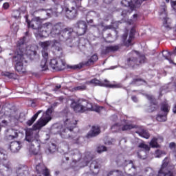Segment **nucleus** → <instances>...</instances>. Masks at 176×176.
<instances>
[{
  "mask_svg": "<svg viewBox=\"0 0 176 176\" xmlns=\"http://www.w3.org/2000/svg\"><path fill=\"white\" fill-rule=\"evenodd\" d=\"M53 110L48 109L43 116L33 125V129H27L25 131V140L30 144V151L34 155H38L41 151V141H39V134L36 130H41L45 127L50 120H52V113Z\"/></svg>",
  "mask_w": 176,
  "mask_h": 176,
  "instance_id": "1",
  "label": "nucleus"
},
{
  "mask_svg": "<svg viewBox=\"0 0 176 176\" xmlns=\"http://www.w3.org/2000/svg\"><path fill=\"white\" fill-rule=\"evenodd\" d=\"M76 120L67 118L64 121V126L62 127L59 134L62 138H72L73 144H80L83 138L78 136L74 132V129L76 127Z\"/></svg>",
  "mask_w": 176,
  "mask_h": 176,
  "instance_id": "2",
  "label": "nucleus"
},
{
  "mask_svg": "<svg viewBox=\"0 0 176 176\" xmlns=\"http://www.w3.org/2000/svg\"><path fill=\"white\" fill-rule=\"evenodd\" d=\"M54 51L53 53L56 58L51 59L50 65L55 71H63L67 68V63L63 59V47L58 40H54Z\"/></svg>",
  "mask_w": 176,
  "mask_h": 176,
  "instance_id": "3",
  "label": "nucleus"
},
{
  "mask_svg": "<svg viewBox=\"0 0 176 176\" xmlns=\"http://www.w3.org/2000/svg\"><path fill=\"white\" fill-rule=\"evenodd\" d=\"M71 108H72L74 112L83 113L86 111H95L96 112H100V107H96L94 108L93 104L89 102L86 100H79L77 102H72L71 104Z\"/></svg>",
  "mask_w": 176,
  "mask_h": 176,
  "instance_id": "4",
  "label": "nucleus"
},
{
  "mask_svg": "<svg viewBox=\"0 0 176 176\" xmlns=\"http://www.w3.org/2000/svg\"><path fill=\"white\" fill-rule=\"evenodd\" d=\"M116 163H117L120 167H124V172L127 175H137V167L134 166L133 161L126 160L123 155H118L116 160Z\"/></svg>",
  "mask_w": 176,
  "mask_h": 176,
  "instance_id": "5",
  "label": "nucleus"
},
{
  "mask_svg": "<svg viewBox=\"0 0 176 176\" xmlns=\"http://www.w3.org/2000/svg\"><path fill=\"white\" fill-rule=\"evenodd\" d=\"M0 173L3 176L12 175V164L8 160L6 151L0 148Z\"/></svg>",
  "mask_w": 176,
  "mask_h": 176,
  "instance_id": "6",
  "label": "nucleus"
},
{
  "mask_svg": "<svg viewBox=\"0 0 176 176\" xmlns=\"http://www.w3.org/2000/svg\"><path fill=\"white\" fill-rule=\"evenodd\" d=\"M24 56V52L21 50H18L13 56V61L16 63L15 70L19 74H24L27 71L24 66V63H27Z\"/></svg>",
  "mask_w": 176,
  "mask_h": 176,
  "instance_id": "7",
  "label": "nucleus"
},
{
  "mask_svg": "<svg viewBox=\"0 0 176 176\" xmlns=\"http://www.w3.org/2000/svg\"><path fill=\"white\" fill-rule=\"evenodd\" d=\"M138 58L135 56L128 58L126 61V65L131 67V68H137V67H140L141 64H144L146 61L144 55H139L138 54Z\"/></svg>",
  "mask_w": 176,
  "mask_h": 176,
  "instance_id": "8",
  "label": "nucleus"
},
{
  "mask_svg": "<svg viewBox=\"0 0 176 176\" xmlns=\"http://www.w3.org/2000/svg\"><path fill=\"white\" fill-rule=\"evenodd\" d=\"M74 28H76V35L77 36H80L86 34L87 31V24L84 21H78L74 25Z\"/></svg>",
  "mask_w": 176,
  "mask_h": 176,
  "instance_id": "9",
  "label": "nucleus"
},
{
  "mask_svg": "<svg viewBox=\"0 0 176 176\" xmlns=\"http://www.w3.org/2000/svg\"><path fill=\"white\" fill-rule=\"evenodd\" d=\"M76 32L72 28H65L61 31L60 36H59L60 42H65L69 38H75Z\"/></svg>",
  "mask_w": 176,
  "mask_h": 176,
  "instance_id": "10",
  "label": "nucleus"
},
{
  "mask_svg": "<svg viewBox=\"0 0 176 176\" xmlns=\"http://www.w3.org/2000/svg\"><path fill=\"white\" fill-rule=\"evenodd\" d=\"M63 12H65L67 19L69 20H74L78 17V10L75 7L68 8L65 7L63 8Z\"/></svg>",
  "mask_w": 176,
  "mask_h": 176,
  "instance_id": "11",
  "label": "nucleus"
},
{
  "mask_svg": "<svg viewBox=\"0 0 176 176\" xmlns=\"http://www.w3.org/2000/svg\"><path fill=\"white\" fill-rule=\"evenodd\" d=\"M61 30H63V27L61 26V23H57L52 27V29L50 32L51 36L52 38H56L60 41V37L61 36Z\"/></svg>",
  "mask_w": 176,
  "mask_h": 176,
  "instance_id": "12",
  "label": "nucleus"
},
{
  "mask_svg": "<svg viewBox=\"0 0 176 176\" xmlns=\"http://www.w3.org/2000/svg\"><path fill=\"white\" fill-rule=\"evenodd\" d=\"M134 34H135V29L133 28L131 30L129 37L127 39V33H124L122 35V42L124 43L125 46H131V41H133V38H134Z\"/></svg>",
  "mask_w": 176,
  "mask_h": 176,
  "instance_id": "13",
  "label": "nucleus"
},
{
  "mask_svg": "<svg viewBox=\"0 0 176 176\" xmlns=\"http://www.w3.org/2000/svg\"><path fill=\"white\" fill-rule=\"evenodd\" d=\"M52 28L53 25L51 23L48 22L43 24L40 28L39 35L41 36H46L52 31Z\"/></svg>",
  "mask_w": 176,
  "mask_h": 176,
  "instance_id": "14",
  "label": "nucleus"
},
{
  "mask_svg": "<svg viewBox=\"0 0 176 176\" xmlns=\"http://www.w3.org/2000/svg\"><path fill=\"white\" fill-rule=\"evenodd\" d=\"M86 83L94 85V86H104L105 87H110L111 89H113L115 87H119L118 85H111L109 83L105 84L104 82H102L99 80H97V78H94V79L91 80L90 81L87 82Z\"/></svg>",
  "mask_w": 176,
  "mask_h": 176,
  "instance_id": "15",
  "label": "nucleus"
},
{
  "mask_svg": "<svg viewBox=\"0 0 176 176\" xmlns=\"http://www.w3.org/2000/svg\"><path fill=\"white\" fill-rule=\"evenodd\" d=\"M28 27L32 28V30H38V32H41V21L39 18H34L30 22H28Z\"/></svg>",
  "mask_w": 176,
  "mask_h": 176,
  "instance_id": "16",
  "label": "nucleus"
},
{
  "mask_svg": "<svg viewBox=\"0 0 176 176\" xmlns=\"http://www.w3.org/2000/svg\"><path fill=\"white\" fill-rule=\"evenodd\" d=\"M42 56L43 59L41 60L40 67L41 68V71H46L48 69L47 65V58H49V54L47 53V50H42Z\"/></svg>",
  "mask_w": 176,
  "mask_h": 176,
  "instance_id": "17",
  "label": "nucleus"
},
{
  "mask_svg": "<svg viewBox=\"0 0 176 176\" xmlns=\"http://www.w3.org/2000/svg\"><path fill=\"white\" fill-rule=\"evenodd\" d=\"M160 19L164 20V27L167 30L171 28L170 25V19L167 17V12H166V8H163V11L160 13Z\"/></svg>",
  "mask_w": 176,
  "mask_h": 176,
  "instance_id": "18",
  "label": "nucleus"
},
{
  "mask_svg": "<svg viewBox=\"0 0 176 176\" xmlns=\"http://www.w3.org/2000/svg\"><path fill=\"white\" fill-rule=\"evenodd\" d=\"M101 133V130L100 129V126H93L91 130L87 134V138H93L94 137H97Z\"/></svg>",
  "mask_w": 176,
  "mask_h": 176,
  "instance_id": "19",
  "label": "nucleus"
},
{
  "mask_svg": "<svg viewBox=\"0 0 176 176\" xmlns=\"http://www.w3.org/2000/svg\"><path fill=\"white\" fill-rule=\"evenodd\" d=\"M100 167H101V160H96L92 161L90 164L89 168L91 171L94 173V174H97V173H98V168H100Z\"/></svg>",
  "mask_w": 176,
  "mask_h": 176,
  "instance_id": "20",
  "label": "nucleus"
},
{
  "mask_svg": "<svg viewBox=\"0 0 176 176\" xmlns=\"http://www.w3.org/2000/svg\"><path fill=\"white\" fill-rule=\"evenodd\" d=\"M23 146V143L21 142H12L10 145V149L12 153H17Z\"/></svg>",
  "mask_w": 176,
  "mask_h": 176,
  "instance_id": "21",
  "label": "nucleus"
},
{
  "mask_svg": "<svg viewBox=\"0 0 176 176\" xmlns=\"http://www.w3.org/2000/svg\"><path fill=\"white\" fill-rule=\"evenodd\" d=\"M146 97L151 104V109H148V112H153V111H156V109H157V102H156L155 98L151 95H146Z\"/></svg>",
  "mask_w": 176,
  "mask_h": 176,
  "instance_id": "22",
  "label": "nucleus"
},
{
  "mask_svg": "<svg viewBox=\"0 0 176 176\" xmlns=\"http://www.w3.org/2000/svg\"><path fill=\"white\" fill-rule=\"evenodd\" d=\"M28 167L25 166H19L16 169V176H28Z\"/></svg>",
  "mask_w": 176,
  "mask_h": 176,
  "instance_id": "23",
  "label": "nucleus"
},
{
  "mask_svg": "<svg viewBox=\"0 0 176 176\" xmlns=\"http://www.w3.org/2000/svg\"><path fill=\"white\" fill-rule=\"evenodd\" d=\"M119 49H120V45H109L105 47V49L102 50V53L107 54V53H111L112 52H118Z\"/></svg>",
  "mask_w": 176,
  "mask_h": 176,
  "instance_id": "24",
  "label": "nucleus"
},
{
  "mask_svg": "<svg viewBox=\"0 0 176 176\" xmlns=\"http://www.w3.org/2000/svg\"><path fill=\"white\" fill-rule=\"evenodd\" d=\"M8 131H9V133H10L11 135H6V140L7 141H12V140H14V138H17L19 137V133H17L16 131L13 129H10Z\"/></svg>",
  "mask_w": 176,
  "mask_h": 176,
  "instance_id": "25",
  "label": "nucleus"
},
{
  "mask_svg": "<svg viewBox=\"0 0 176 176\" xmlns=\"http://www.w3.org/2000/svg\"><path fill=\"white\" fill-rule=\"evenodd\" d=\"M98 60V56H97V54H94L87 61L83 62L82 65H85L86 67H90V65H93L94 63H96Z\"/></svg>",
  "mask_w": 176,
  "mask_h": 176,
  "instance_id": "26",
  "label": "nucleus"
},
{
  "mask_svg": "<svg viewBox=\"0 0 176 176\" xmlns=\"http://www.w3.org/2000/svg\"><path fill=\"white\" fill-rule=\"evenodd\" d=\"M36 170L38 174H43V175H45L46 174V171H49V169L47 168L43 164H39L36 165Z\"/></svg>",
  "mask_w": 176,
  "mask_h": 176,
  "instance_id": "27",
  "label": "nucleus"
},
{
  "mask_svg": "<svg viewBox=\"0 0 176 176\" xmlns=\"http://www.w3.org/2000/svg\"><path fill=\"white\" fill-rule=\"evenodd\" d=\"M160 112L168 115V112H170V105H168V103H167V102H163L161 104Z\"/></svg>",
  "mask_w": 176,
  "mask_h": 176,
  "instance_id": "28",
  "label": "nucleus"
},
{
  "mask_svg": "<svg viewBox=\"0 0 176 176\" xmlns=\"http://www.w3.org/2000/svg\"><path fill=\"white\" fill-rule=\"evenodd\" d=\"M40 113H42V110H39L38 111H37L31 118V120H29L27 122V124L28 126H32V124H34V122H35V120H36V119H38V116H39Z\"/></svg>",
  "mask_w": 176,
  "mask_h": 176,
  "instance_id": "29",
  "label": "nucleus"
},
{
  "mask_svg": "<svg viewBox=\"0 0 176 176\" xmlns=\"http://www.w3.org/2000/svg\"><path fill=\"white\" fill-rule=\"evenodd\" d=\"M63 126L62 125H60V124L56 123L52 126L51 130H52V133H60L61 131V129H63Z\"/></svg>",
  "mask_w": 176,
  "mask_h": 176,
  "instance_id": "30",
  "label": "nucleus"
},
{
  "mask_svg": "<svg viewBox=\"0 0 176 176\" xmlns=\"http://www.w3.org/2000/svg\"><path fill=\"white\" fill-rule=\"evenodd\" d=\"M167 115L166 113H162V111L157 116L156 120L157 122H166L167 120Z\"/></svg>",
  "mask_w": 176,
  "mask_h": 176,
  "instance_id": "31",
  "label": "nucleus"
},
{
  "mask_svg": "<svg viewBox=\"0 0 176 176\" xmlns=\"http://www.w3.org/2000/svg\"><path fill=\"white\" fill-rule=\"evenodd\" d=\"M52 45L51 41H47L44 42H40L39 45L42 47L43 50H47L49 47Z\"/></svg>",
  "mask_w": 176,
  "mask_h": 176,
  "instance_id": "32",
  "label": "nucleus"
},
{
  "mask_svg": "<svg viewBox=\"0 0 176 176\" xmlns=\"http://www.w3.org/2000/svg\"><path fill=\"white\" fill-rule=\"evenodd\" d=\"M136 133L139 134L140 137H143V138H146V140H148V138L151 137L149 133H148V131H146L145 129H142L140 131H136Z\"/></svg>",
  "mask_w": 176,
  "mask_h": 176,
  "instance_id": "33",
  "label": "nucleus"
},
{
  "mask_svg": "<svg viewBox=\"0 0 176 176\" xmlns=\"http://www.w3.org/2000/svg\"><path fill=\"white\" fill-rule=\"evenodd\" d=\"M87 89V87L86 85H80L77 87H74L72 89V91H83L84 90H86Z\"/></svg>",
  "mask_w": 176,
  "mask_h": 176,
  "instance_id": "34",
  "label": "nucleus"
},
{
  "mask_svg": "<svg viewBox=\"0 0 176 176\" xmlns=\"http://www.w3.org/2000/svg\"><path fill=\"white\" fill-rule=\"evenodd\" d=\"M144 173L147 176H156V173L152 168L147 167L144 169Z\"/></svg>",
  "mask_w": 176,
  "mask_h": 176,
  "instance_id": "35",
  "label": "nucleus"
},
{
  "mask_svg": "<svg viewBox=\"0 0 176 176\" xmlns=\"http://www.w3.org/2000/svg\"><path fill=\"white\" fill-rule=\"evenodd\" d=\"M27 54H29L32 60H35V58H39V55L36 51L29 50L27 52Z\"/></svg>",
  "mask_w": 176,
  "mask_h": 176,
  "instance_id": "36",
  "label": "nucleus"
},
{
  "mask_svg": "<svg viewBox=\"0 0 176 176\" xmlns=\"http://www.w3.org/2000/svg\"><path fill=\"white\" fill-rule=\"evenodd\" d=\"M72 155L74 156V162H79V160H80V159L82 158V155L78 150H75L74 153H72Z\"/></svg>",
  "mask_w": 176,
  "mask_h": 176,
  "instance_id": "37",
  "label": "nucleus"
},
{
  "mask_svg": "<svg viewBox=\"0 0 176 176\" xmlns=\"http://www.w3.org/2000/svg\"><path fill=\"white\" fill-rule=\"evenodd\" d=\"M138 148H140V149H142V151H145L146 152H149L151 149V148H149V146L144 142L139 144Z\"/></svg>",
  "mask_w": 176,
  "mask_h": 176,
  "instance_id": "38",
  "label": "nucleus"
},
{
  "mask_svg": "<svg viewBox=\"0 0 176 176\" xmlns=\"http://www.w3.org/2000/svg\"><path fill=\"white\" fill-rule=\"evenodd\" d=\"M56 151V146L54 144H51L50 147L45 150V153L47 155H50V153H54Z\"/></svg>",
  "mask_w": 176,
  "mask_h": 176,
  "instance_id": "39",
  "label": "nucleus"
},
{
  "mask_svg": "<svg viewBox=\"0 0 176 176\" xmlns=\"http://www.w3.org/2000/svg\"><path fill=\"white\" fill-rule=\"evenodd\" d=\"M150 146L151 148H159L160 145L157 144V138H153L150 142Z\"/></svg>",
  "mask_w": 176,
  "mask_h": 176,
  "instance_id": "40",
  "label": "nucleus"
},
{
  "mask_svg": "<svg viewBox=\"0 0 176 176\" xmlns=\"http://www.w3.org/2000/svg\"><path fill=\"white\" fill-rule=\"evenodd\" d=\"M92 159L93 156L91 155V153L90 152L86 153L85 157V166H87V163H89L90 160H92Z\"/></svg>",
  "mask_w": 176,
  "mask_h": 176,
  "instance_id": "41",
  "label": "nucleus"
},
{
  "mask_svg": "<svg viewBox=\"0 0 176 176\" xmlns=\"http://www.w3.org/2000/svg\"><path fill=\"white\" fill-rule=\"evenodd\" d=\"M132 83H133L134 85H144V83H146V81L141 78H135L133 79Z\"/></svg>",
  "mask_w": 176,
  "mask_h": 176,
  "instance_id": "42",
  "label": "nucleus"
},
{
  "mask_svg": "<svg viewBox=\"0 0 176 176\" xmlns=\"http://www.w3.org/2000/svg\"><path fill=\"white\" fill-rule=\"evenodd\" d=\"M135 127V126L133 124H125V125H123L121 129L122 131H126L127 130H131V129H134Z\"/></svg>",
  "mask_w": 176,
  "mask_h": 176,
  "instance_id": "43",
  "label": "nucleus"
},
{
  "mask_svg": "<svg viewBox=\"0 0 176 176\" xmlns=\"http://www.w3.org/2000/svg\"><path fill=\"white\" fill-rule=\"evenodd\" d=\"M107 176H123L122 172L119 170H112L111 171Z\"/></svg>",
  "mask_w": 176,
  "mask_h": 176,
  "instance_id": "44",
  "label": "nucleus"
},
{
  "mask_svg": "<svg viewBox=\"0 0 176 176\" xmlns=\"http://www.w3.org/2000/svg\"><path fill=\"white\" fill-rule=\"evenodd\" d=\"M137 20H138V14H134L133 15L132 19L128 20V23H129V24H130V25L134 24V23H135V21H137Z\"/></svg>",
  "mask_w": 176,
  "mask_h": 176,
  "instance_id": "45",
  "label": "nucleus"
},
{
  "mask_svg": "<svg viewBox=\"0 0 176 176\" xmlns=\"http://www.w3.org/2000/svg\"><path fill=\"white\" fill-rule=\"evenodd\" d=\"M137 156L139 159H142V160H145L146 159V153L142 152V153H137Z\"/></svg>",
  "mask_w": 176,
  "mask_h": 176,
  "instance_id": "46",
  "label": "nucleus"
},
{
  "mask_svg": "<svg viewBox=\"0 0 176 176\" xmlns=\"http://www.w3.org/2000/svg\"><path fill=\"white\" fill-rule=\"evenodd\" d=\"M72 3H74L78 9H79V8H82V0H74Z\"/></svg>",
  "mask_w": 176,
  "mask_h": 176,
  "instance_id": "47",
  "label": "nucleus"
},
{
  "mask_svg": "<svg viewBox=\"0 0 176 176\" xmlns=\"http://www.w3.org/2000/svg\"><path fill=\"white\" fill-rule=\"evenodd\" d=\"M107 151V147L105 146H99L97 148L98 153H102V152Z\"/></svg>",
  "mask_w": 176,
  "mask_h": 176,
  "instance_id": "48",
  "label": "nucleus"
},
{
  "mask_svg": "<svg viewBox=\"0 0 176 176\" xmlns=\"http://www.w3.org/2000/svg\"><path fill=\"white\" fill-rule=\"evenodd\" d=\"M1 75H2L3 76H6L7 78H9V79L13 78V76H14L13 74L10 73V72H3L1 73Z\"/></svg>",
  "mask_w": 176,
  "mask_h": 176,
  "instance_id": "49",
  "label": "nucleus"
},
{
  "mask_svg": "<svg viewBox=\"0 0 176 176\" xmlns=\"http://www.w3.org/2000/svg\"><path fill=\"white\" fill-rule=\"evenodd\" d=\"M121 129H122V127H120V126H119V124H115L114 125H113L111 126V130L114 133L116 131H119V130H120Z\"/></svg>",
  "mask_w": 176,
  "mask_h": 176,
  "instance_id": "50",
  "label": "nucleus"
},
{
  "mask_svg": "<svg viewBox=\"0 0 176 176\" xmlns=\"http://www.w3.org/2000/svg\"><path fill=\"white\" fill-rule=\"evenodd\" d=\"M122 5H123V6H130L131 3V0H122L121 1Z\"/></svg>",
  "mask_w": 176,
  "mask_h": 176,
  "instance_id": "51",
  "label": "nucleus"
},
{
  "mask_svg": "<svg viewBox=\"0 0 176 176\" xmlns=\"http://www.w3.org/2000/svg\"><path fill=\"white\" fill-rule=\"evenodd\" d=\"M20 11L16 10H14L12 13V17H14V19H19V17H20Z\"/></svg>",
  "mask_w": 176,
  "mask_h": 176,
  "instance_id": "52",
  "label": "nucleus"
},
{
  "mask_svg": "<svg viewBox=\"0 0 176 176\" xmlns=\"http://www.w3.org/2000/svg\"><path fill=\"white\" fill-rule=\"evenodd\" d=\"M130 13L131 12L129 10H123L121 15L123 16V17H127Z\"/></svg>",
  "mask_w": 176,
  "mask_h": 176,
  "instance_id": "53",
  "label": "nucleus"
},
{
  "mask_svg": "<svg viewBox=\"0 0 176 176\" xmlns=\"http://www.w3.org/2000/svg\"><path fill=\"white\" fill-rule=\"evenodd\" d=\"M61 91V85L57 84L55 87L53 89V91H55V93H58V91Z\"/></svg>",
  "mask_w": 176,
  "mask_h": 176,
  "instance_id": "54",
  "label": "nucleus"
},
{
  "mask_svg": "<svg viewBox=\"0 0 176 176\" xmlns=\"http://www.w3.org/2000/svg\"><path fill=\"white\" fill-rule=\"evenodd\" d=\"M71 69H80L82 68V65H75L73 66H68Z\"/></svg>",
  "mask_w": 176,
  "mask_h": 176,
  "instance_id": "55",
  "label": "nucleus"
},
{
  "mask_svg": "<svg viewBox=\"0 0 176 176\" xmlns=\"http://www.w3.org/2000/svg\"><path fill=\"white\" fill-rule=\"evenodd\" d=\"M112 28L116 29V27L113 25H108L104 27L103 31H107V30H112Z\"/></svg>",
  "mask_w": 176,
  "mask_h": 176,
  "instance_id": "56",
  "label": "nucleus"
},
{
  "mask_svg": "<svg viewBox=\"0 0 176 176\" xmlns=\"http://www.w3.org/2000/svg\"><path fill=\"white\" fill-rule=\"evenodd\" d=\"M12 118H14L16 120H19L20 119V114L16 113V112H14V115L11 116Z\"/></svg>",
  "mask_w": 176,
  "mask_h": 176,
  "instance_id": "57",
  "label": "nucleus"
},
{
  "mask_svg": "<svg viewBox=\"0 0 176 176\" xmlns=\"http://www.w3.org/2000/svg\"><path fill=\"white\" fill-rule=\"evenodd\" d=\"M162 153H163V152L162 151L157 150L155 151V157H160L162 156Z\"/></svg>",
  "mask_w": 176,
  "mask_h": 176,
  "instance_id": "58",
  "label": "nucleus"
},
{
  "mask_svg": "<svg viewBox=\"0 0 176 176\" xmlns=\"http://www.w3.org/2000/svg\"><path fill=\"white\" fill-rule=\"evenodd\" d=\"M12 28H13L14 32H17L19 31V26L16 23L12 24Z\"/></svg>",
  "mask_w": 176,
  "mask_h": 176,
  "instance_id": "59",
  "label": "nucleus"
},
{
  "mask_svg": "<svg viewBox=\"0 0 176 176\" xmlns=\"http://www.w3.org/2000/svg\"><path fill=\"white\" fill-rule=\"evenodd\" d=\"M111 120L112 122H116V120H118V116L116 115H113L111 117Z\"/></svg>",
  "mask_w": 176,
  "mask_h": 176,
  "instance_id": "60",
  "label": "nucleus"
},
{
  "mask_svg": "<svg viewBox=\"0 0 176 176\" xmlns=\"http://www.w3.org/2000/svg\"><path fill=\"white\" fill-rule=\"evenodd\" d=\"M175 146H176L175 142H170L169 144V148H170V149L175 148Z\"/></svg>",
  "mask_w": 176,
  "mask_h": 176,
  "instance_id": "61",
  "label": "nucleus"
},
{
  "mask_svg": "<svg viewBox=\"0 0 176 176\" xmlns=\"http://www.w3.org/2000/svg\"><path fill=\"white\" fill-rule=\"evenodd\" d=\"M9 3H4L3 5V9H9Z\"/></svg>",
  "mask_w": 176,
  "mask_h": 176,
  "instance_id": "62",
  "label": "nucleus"
},
{
  "mask_svg": "<svg viewBox=\"0 0 176 176\" xmlns=\"http://www.w3.org/2000/svg\"><path fill=\"white\" fill-rule=\"evenodd\" d=\"M131 98L134 101V102H138V99L137 98V96H132Z\"/></svg>",
  "mask_w": 176,
  "mask_h": 176,
  "instance_id": "63",
  "label": "nucleus"
},
{
  "mask_svg": "<svg viewBox=\"0 0 176 176\" xmlns=\"http://www.w3.org/2000/svg\"><path fill=\"white\" fill-rule=\"evenodd\" d=\"M173 113H176V104H175L173 106Z\"/></svg>",
  "mask_w": 176,
  "mask_h": 176,
  "instance_id": "64",
  "label": "nucleus"
}]
</instances>
